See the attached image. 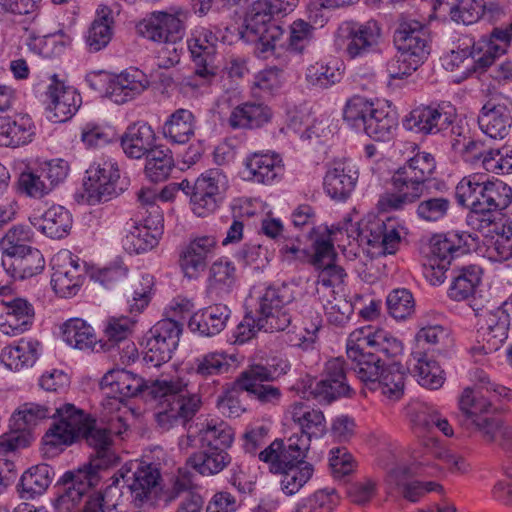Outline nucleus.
<instances>
[{
    "mask_svg": "<svg viewBox=\"0 0 512 512\" xmlns=\"http://www.w3.org/2000/svg\"><path fill=\"white\" fill-rule=\"evenodd\" d=\"M150 394L159 399L156 421L164 430L185 425L201 407L200 396L191 392L188 382L180 377L154 381Z\"/></svg>",
    "mask_w": 512,
    "mask_h": 512,
    "instance_id": "1",
    "label": "nucleus"
},
{
    "mask_svg": "<svg viewBox=\"0 0 512 512\" xmlns=\"http://www.w3.org/2000/svg\"><path fill=\"white\" fill-rule=\"evenodd\" d=\"M289 367V363L281 358H272L266 364H252L241 372L236 383L241 390L253 395L260 403L277 404L282 397L281 390L264 382L278 379Z\"/></svg>",
    "mask_w": 512,
    "mask_h": 512,
    "instance_id": "2",
    "label": "nucleus"
},
{
    "mask_svg": "<svg viewBox=\"0 0 512 512\" xmlns=\"http://www.w3.org/2000/svg\"><path fill=\"white\" fill-rule=\"evenodd\" d=\"M117 475L128 488L134 507L146 508L155 503L162 482L157 465L132 461L124 464Z\"/></svg>",
    "mask_w": 512,
    "mask_h": 512,
    "instance_id": "3",
    "label": "nucleus"
},
{
    "mask_svg": "<svg viewBox=\"0 0 512 512\" xmlns=\"http://www.w3.org/2000/svg\"><path fill=\"white\" fill-rule=\"evenodd\" d=\"M336 42L347 59H361L381 51L382 31L374 20L347 21L338 28Z\"/></svg>",
    "mask_w": 512,
    "mask_h": 512,
    "instance_id": "4",
    "label": "nucleus"
},
{
    "mask_svg": "<svg viewBox=\"0 0 512 512\" xmlns=\"http://www.w3.org/2000/svg\"><path fill=\"white\" fill-rule=\"evenodd\" d=\"M53 408L36 403H25L10 419L9 432L0 436V454L27 447L32 439V430L40 421L52 416Z\"/></svg>",
    "mask_w": 512,
    "mask_h": 512,
    "instance_id": "5",
    "label": "nucleus"
},
{
    "mask_svg": "<svg viewBox=\"0 0 512 512\" xmlns=\"http://www.w3.org/2000/svg\"><path fill=\"white\" fill-rule=\"evenodd\" d=\"M393 191L382 194L377 206L381 212L404 210L424 196L427 184L405 164L399 166L391 176Z\"/></svg>",
    "mask_w": 512,
    "mask_h": 512,
    "instance_id": "6",
    "label": "nucleus"
},
{
    "mask_svg": "<svg viewBox=\"0 0 512 512\" xmlns=\"http://www.w3.org/2000/svg\"><path fill=\"white\" fill-rule=\"evenodd\" d=\"M59 420L44 436V442L51 446L70 445L79 440L94 419L73 404L53 408L52 417Z\"/></svg>",
    "mask_w": 512,
    "mask_h": 512,
    "instance_id": "7",
    "label": "nucleus"
},
{
    "mask_svg": "<svg viewBox=\"0 0 512 512\" xmlns=\"http://www.w3.org/2000/svg\"><path fill=\"white\" fill-rule=\"evenodd\" d=\"M456 118V109L449 102L420 105L406 117V129L422 135H435L450 128Z\"/></svg>",
    "mask_w": 512,
    "mask_h": 512,
    "instance_id": "8",
    "label": "nucleus"
},
{
    "mask_svg": "<svg viewBox=\"0 0 512 512\" xmlns=\"http://www.w3.org/2000/svg\"><path fill=\"white\" fill-rule=\"evenodd\" d=\"M184 17L182 10L154 11L139 22L137 30L142 37L158 44L181 42L185 35Z\"/></svg>",
    "mask_w": 512,
    "mask_h": 512,
    "instance_id": "9",
    "label": "nucleus"
},
{
    "mask_svg": "<svg viewBox=\"0 0 512 512\" xmlns=\"http://www.w3.org/2000/svg\"><path fill=\"white\" fill-rule=\"evenodd\" d=\"M308 450L307 439H297V433H293L286 441L282 439L272 441L259 452L258 458L267 465L270 473L278 474L298 463L305 462Z\"/></svg>",
    "mask_w": 512,
    "mask_h": 512,
    "instance_id": "10",
    "label": "nucleus"
},
{
    "mask_svg": "<svg viewBox=\"0 0 512 512\" xmlns=\"http://www.w3.org/2000/svg\"><path fill=\"white\" fill-rule=\"evenodd\" d=\"M412 465L419 474L436 476L441 472L439 460L447 465L452 472H465L467 464L462 456L456 455L445 449L434 437L422 440L421 449L413 453Z\"/></svg>",
    "mask_w": 512,
    "mask_h": 512,
    "instance_id": "11",
    "label": "nucleus"
},
{
    "mask_svg": "<svg viewBox=\"0 0 512 512\" xmlns=\"http://www.w3.org/2000/svg\"><path fill=\"white\" fill-rule=\"evenodd\" d=\"M227 176L220 169H210L202 173L194 182L191 204L194 213L204 217L214 212L227 189Z\"/></svg>",
    "mask_w": 512,
    "mask_h": 512,
    "instance_id": "12",
    "label": "nucleus"
},
{
    "mask_svg": "<svg viewBox=\"0 0 512 512\" xmlns=\"http://www.w3.org/2000/svg\"><path fill=\"white\" fill-rule=\"evenodd\" d=\"M293 295L290 288L286 285L270 286L265 289L258 300L256 316H258V325L263 327L265 332L284 331L292 322L293 315H287L285 312L281 317H275L272 310H277L284 305L292 304Z\"/></svg>",
    "mask_w": 512,
    "mask_h": 512,
    "instance_id": "13",
    "label": "nucleus"
},
{
    "mask_svg": "<svg viewBox=\"0 0 512 512\" xmlns=\"http://www.w3.org/2000/svg\"><path fill=\"white\" fill-rule=\"evenodd\" d=\"M477 122L486 136L495 140L504 139L512 127L510 100L501 94L492 96L480 109Z\"/></svg>",
    "mask_w": 512,
    "mask_h": 512,
    "instance_id": "14",
    "label": "nucleus"
},
{
    "mask_svg": "<svg viewBox=\"0 0 512 512\" xmlns=\"http://www.w3.org/2000/svg\"><path fill=\"white\" fill-rule=\"evenodd\" d=\"M476 316L479 317V335L487 341V349L497 351L508 337L510 315L508 309L502 303L500 306H478L471 304Z\"/></svg>",
    "mask_w": 512,
    "mask_h": 512,
    "instance_id": "15",
    "label": "nucleus"
},
{
    "mask_svg": "<svg viewBox=\"0 0 512 512\" xmlns=\"http://www.w3.org/2000/svg\"><path fill=\"white\" fill-rule=\"evenodd\" d=\"M217 37L205 27H196L187 40L191 59L196 66V74L202 79H213L217 74L214 64Z\"/></svg>",
    "mask_w": 512,
    "mask_h": 512,
    "instance_id": "16",
    "label": "nucleus"
},
{
    "mask_svg": "<svg viewBox=\"0 0 512 512\" xmlns=\"http://www.w3.org/2000/svg\"><path fill=\"white\" fill-rule=\"evenodd\" d=\"M82 99L76 89L60 81L56 74L46 91V111L48 119L54 122L69 120L81 106Z\"/></svg>",
    "mask_w": 512,
    "mask_h": 512,
    "instance_id": "17",
    "label": "nucleus"
},
{
    "mask_svg": "<svg viewBox=\"0 0 512 512\" xmlns=\"http://www.w3.org/2000/svg\"><path fill=\"white\" fill-rule=\"evenodd\" d=\"M346 354L351 362V370L357 378L369 389L371 385H376L375 380L381 375L383 367L386 365L384 359L376 353L362 346L360 342L352 340L350 334L346 343Z\"/></svg>",
    "mask_w": 512,
    "mask_h": 512,
    "instance_id": "18",
    "label": "nucleus"
},
{
    "mask_svg": "<svg viewBox=\"0 0 512 512\" xmlns=\"http://www.w3.org/2000/svg\"><path fill=\"white\" fill-rule=\"evenodd\" d=\"M394 43L402 52L421 64L430 53L427 29L418 21L402 22L394 33Z\"/></svg>",
    "mask_w": 512,
    "mask_h": 512,
    "instance_id": "19",
    "label": "nucleus"
},
{
    "mask_svg": "<svg viewBox=\"0 0 512 512\" xmlns=\"http://www.w3.org/2000/svg\"><path fill=\"white\" fill-rule=\"evenodd\" d=\"M344 364L342 358H333L326 362L323 378L312 389L315 398L331 403L339 397L349 395L351 389L347 383Z\"/></svg>",
    "mask_w": 512,
    "mask_h": 512,
    "instance_id": "20",
    "label": "nucleus"
},
{
    "mask_svg": "<svg viewBox=\"0 0 512 512\" xmlns=\"http://www.w3.org/2000/svg\"><path fill=\"white\" fill-rule=\"evenodd\" d=\"M352 340L360 342L362 346L380 355L384 362L395 359L403 352L402 342L389 332L373 326H363L350 333Z\"/></svg>",
    "mask_w": 512,
    "mask_h": 512,
    "instance_id": "21",
    "label": "nucleus"
},
{
    "mask_svg": "<svg viewBox=\"0 0 512 512\" xmlns=\"http://www.w3.org/2000/svg\"><path fill=\"white\" fill-rule=\"evenodd\" d=\"M358 176V170L352 161H334L326 171L324 190L332 199L345 200L354 190Z\"/></svg>",
    "mask_w": 512,
    "mask_h": 512,
    "instance_id": "22",
    "label": "nucleus"
},
{
    "mask_svg": "<svg viewBox=\"0 0 512 512\" xmlns=\"http://www.w3.org/2000/svg\"><path fill=\"white\" fill-rule=\"evenodd\" d=\"M288 413L297 433V439H307L308 448L312 438H320L326 432V421L321 410L303 402L293 403Z\"/></svg>",
    "mask_w": 512,
    "mask_h": 512,
    "instance_id": "23",
    "label": "nucleus"
},
{
    "mask_svg": "<svg viewBox=\"0 0 512 512\" xmlns=\"http://www.w3.org/2000/svg\"><path fill=\"white\" fill-rule=\"evenodd\" d=\"M148 86L149 81L142 71L130 69L108 80L106 94L113 102L123 104L143 93Z\"/></svg>",
    "mask_w": 512,
    "mask_h": 512,
    "instance_id": "24",
    "label": "nucleus"
},
{
    "mask_svg": "<svg viewBox=\"0 0 512 512\" xmlns=\"http://www.w3.org/2000/svg\"><path fill=\"white\" fill-rule=\"evenodd\" d=\"M244 165L249 179L260 184H272L284 173L282 157L272 151L251 153L246 157Z\"/></svg>",
    "mask_w": 512,
    "mask_h": 512,
    "instance_id": "25",
    "label": "nucleus"
},
{
    "mask_svg": "<svg viewBox=\"0 0 512 512\" xmlns=\"http://www.w3.org/2000/svg\"><path fill=\"white\" fill-rule=\"evenodd\" d=\"M90 183L89 190L91 196H95L97 201L106 202L117 196V181L120 178L119 169L115 162L105 160L92 165L88 170Z\"/></svg>",
    "mask_w": 512,
    "mask_h": 512,
    "instance_id": "26",
    "label": "nucleus"
},
{
    "mask_svg": "<svg viewBox=\"0 0 512 512\" xmlns=\"http://www.w3.org/2000/svg\"><path fill=\"white\" fill-rule=\"evenodd\" d=\"M370 234H367V230L360 229L358 223H346L345 230L348 237L353 239L363 238L366 239L370 245L380 244L383 248V252L386 254H394L398 249L401 241V236L396 228L388 229L384 222L376 221L370 223L368 227Z\"/></svg>",
    "mask_w": 512,
    "mask_h": 512,
    "instance_id": "27",
    "label": "nucleus"
},
{
    "mask_svg": "<svg viewBox=\"0 0 512 512\" xmlns=\"http://www.w3.org/2000/svg\"><path fill=\"white\" fill-rule=\"evenodd\" d=\"M35 136V126L28 115L0 117V145L19 148L28 145Z\"/></svg>",
    "mask_w": 512,
    "mask_h": 512,
    "instance_id": "28",
    "label": "nucleus"
},
{
    "mask_svg": "<svg viewBox=\"0 0 512 512\" xmlns=\"http://www.w3.org/2000/svg\"><path fill=\"white\" fill-rule=\"evenodd\" d=\"M64 258L68 262L54 268L51 285L57 295L67 298L79 291L84 280V268L80 265L79 259L74 258L72 254L66 253Z\"/></svg>",
    "mask_w": 512,
    "mask_h": 512,
    "instance_id": "29",
    "label": "nucleus"
},
{
    "mask_svg": "<svg viewBox=\"0 0 512 512\" xmlns=\"http://www.w3.org/2000/svg\"><path fill=\"white\" fill-rule=\"evenodd\" d=\"M100 386L108 396L122 401L138 395L144 387V381L125 369H113L102 377Z\"/></svg>",
    "mask_w": 512,
    "mask_h": 512,
    "instance_id": "30",
    "label": "nucleus"
},
{
    "mask_svg": "<svg viewBox=\"0 0 512 512\" xmlns=\"http://www.w3.org/2000/svg\"><path fill=\"white\" fill-rule=\"evenodd\" d=\"M237 281V269L234 262L218 259L209 268L206 293L211 299H224L234 289Z\"/></svg>",
    "mask_w": 512,
    "mask_h": 512,
    "instance_id": "31",
    "label": "nucleus"
},
{
    "mask_svg": "<svg viewBox=\"0 0 512 512\" xmlns=\"http://www.w3.org/2000/svg\"><path fill=\"white\" fill-rule=\"evenodd\" d=\"M272 116V110L266 104L247 101L231 110L228 124L232 129H258L269 123Z\"/></svg>",
    "mask_w": 512,
    "mask_h": 512,
    "instance_id": "32",
    "label": "nucleus"
},
{
    "mask_svg": "<svg viewBox=\"0 0 512 512\" xmlns=\"http://www.w3.org/2000/svg\"><path fill=\"white\" fill-rule=\"evenodd\" d=\"M155 140V132L148 123L136 122L121 136V147L129 158L140 159L156 147Z\"/></svg>",
    "mask_w": 512,
    "mask_h": 512,
    "instance_id": "33",
    "label": "nucleus"
},
{
    "mask_svg": "<svg viewBox=\"0 0 512 512\" xmlns=\"http://www.w3.org/2000/svg\"><path fill=\"white\" fill-rule=\"evenodd\" d=\"M41 352V343L33 338H21L14 344L4 347L0 354L1 363L11 371L31 367Z\"/></svg>",
    "mask_w": 512,
    "mask_h": 512,
    "instance_id": "34",
    "label": "nucleus"
},
{
    "mask_svg": "<svg viewBox=\"0 0 512 512\" xmlns=\"http://www.w3.org/2000/svg\"><path fill=\"white\" fill-rule=\"evenodd\" d=\"M299 309V313L303 316L302 330L303 333L299 336L298 345L303 349H308L314 344L317 339V334L322 326V317L315 311L312 306L303 300L292 301V304L284 305L283 307L272 310V314L275 317H281V314L285 312L287 315H292V311Z\"/></svg>",
    "mask_w": 512,
    "mask_h": 512,
    "instance_id": "35",
    "label": "nucleus"
},
{
    "mask_svg": "<svg viewBox=\"0 0 512 512\" xmlns=\"http://www.w3.org/2000/svg\"><path fill=\"white\" fill-rule=\"evenodd\" d=\"M31 224L51 239H62L69 235L73 219L70 212L61 205H53L40 217L30 218Z\"/></svg>",
    "mask_w": 512,
    "mask_h": 512,
    "instance_id": "36",
    "label": "nucleus"
},
{
    "mask_svg": "<svg viewBox=\"0 0 512 512\" xmlns=\"http://www.w3.org/2000/svg\"><path fill=\"white\" fill-rule=\"evenodd\" d=\"M231 456L224 447H200L186 460V465L202 476H214L222 472L230 463Z\"/></svg>",
    "mask_w": 512,
    "mask_h": 512,
    "instance_id": "37",
    "label": "nucleus"
},
{
    "mask_svg": "<svg viewBox=\"0 0 512 512\" xmlns=\"http://www.w3.org/2000/svg\"><path fill=\"white\" fill-rule=\"evenodd\" d=\"M80 439H84L94 451L90 456V461L108 467L117 464L119 457L115 451L113 440L107 433V429L95 425V420L86 428Z\"/></svg>",
    "mask_w": 512,
    "mask_h": 512,
    "instance_id": "38",
    "label": "nucleus"
},
{
    "mask_svg": "<svg viewBox=\"0 0 512 512\" xmlns=\"http://www.w3.org/2000/svg\"><path fill=\"white\" fill-rule=\"evenodd\" d=\"M410 366L413 376L422 387L436 390L445 382V372L439 363L422 350L411 353Z\"/></svg>",
    "mask_w": 512,
    "mask_h": 512,
    "instance_id": "39",
    "label": "nucleus"
},
{
    "mask_svg": "<svg viewBox=\"0 0 512 512\" xmlns=\"http://www.w3.org/2000/svg\"><path fill=\"white\" fill-rule=\"evenodd\" d=\"M231 311L225 304H214L196 312L189 321L192 330L204 336L219 334L226 326Z\"/></svg>",
    "mask_w": 512,
    "mask_h": 512,
    "instance_id": "40",
    "label": "nucleus"
},
{
    "mask_svg": "<svg viewBox=\"0 0 512 512\" xmlns=\"http://www.w3.org/2000/svg\"><path fill=\"white\" fill-rule=\"evenodd\" d=\"M63 340L71 347L79 350L104 349L106 344L97 340L93 327L80 318L67 320L62 326Z\"/></svg>",
    "mask_w": 512,
    "mask_h": 512,
    "instance_id": "41",
    "label": "nucleus"
},
{
    "mask_svg": "<svg viewBox=\"0 0 512 512\" xmlns=\"http://www.w3.org/2000/svg\"><path fill=\"white\" fill-rule=\"evenodd\" d=\"M53 468L45 463L38 464L26 470L20 479L18 491L22 499H34L48 489L54 478Z\"/></svg>",
    "mask_w": 512,
    "mask_h": 512,
    "instance_id": "42",
    "label": "nucleus"
},
{
    "mask_svg": "<svg viewBox=\"0 0 512 512\" xmlns=\"http://www.w3.org/2000/svg\"><path fill=\"white\" fill-rule=\"evenodd\" d=\"M4 304L7 308V320L0 325L1 332L15 336L26 331L34 319L33 305L23 298H14Z\"/></svg>",
    "mask_w": 512,
    "mask_h": 512,
    "instance_id": "43",
    "label": "nucleus"
},
{
    "mask_svg": "<svg viewBox=\"0 0 512 512\" xmlns=\"http://www.w3.org/2000/svg\"><path fill=\"white\" fill-rule=\"evenodd\" d=\"M3 265L13 278L24 280L41 273L45 259L40 250L30 246L23 253L8 258V262L3 261Z\"/></svg>",
    "mask_w": 512,
    "mask_h": 512,
    "instance_id": "44",
    "label": "nucleus"
},
{
    "mask_svg": "<svg viewBox=\"0 0 512 512\" xmlns=\"http://www.w3.org/2000/svg\"><path fill=\"white\" fill-rule=\"evenodd\" d=\"M487 443H496L502 449L512 452V428L494 417L481 416L470 424Z\"/></svg>",
    "mask_w": 512,
    "mask_h": 512,
    "instance_id": "45",
    "label": "nucleus"
},
{
    "mask_svg": "<svg viewBox=\"0 0 512 512\" xmlns=\"http://www.w3.org/2000/svg\"><path fill=\"white\" fill-rule=\"evenodd\" d=\"M196 119L194 114L184 108L175 110L163 125V136L171 143L185 144L195 132Z\"/></svg>",
    "mask_w": 512,
    "mask_h": 512,
    "instance_id": "46",
    "label": "nucleus"
},
{
    "mask_svg": "<svg viewBox=\"0 0 512 512\" xmlns=\"http://www.w3.org/2000/svg\"><path fill=\"white\" fill-rule=\"evenodd\" d=\"M375 384L378 385H371L370 391L380 392L383 396L393 401L399 400L404 394V367L396 361L386 364L381 371L380 377L375 380Z\"/></svg>",
    "mask_w": 512,
    "mask_h": 512,
    "instance_id": "47",
    "label": "nucleus"
},
{
    "mask_svg": "<svg viewBox=\"0 0 512 512\" xmlns=\"http://www.w3.org/2000/svg\"><path fill=\"white\" fill-rule=\"evenodd\" d=\"M481 268L476 265L463 266L457 270L448 289V296L454 301H465L473 298L477 286L481 282Z\"/></svg>",
    "mask_w": 512,
    "mask_h": 512,
    "instance_id": "48",
    "label": "nucleus"
},
{
    "mask_svg": "<svg viewBox=\"0 0 512 512\" xmlns=\"http://www.w3.org/2000/svg\"><path fill=\"white\" fill-rule=\"evenodd\" d=\"M117 477L104 492H94L86 500L81 512H125L123 492L118 486Z\"/></svg>",
    "mask_w": 512,
    "mask_h": 512,
    "instance_id": "49",
    "label": "nucleus"
},
{
    "mask_svg": "<svg viewBox=\"0 0 512 512\" xmlns=\"http://www.w3.org/2000/svg\"><path fill=\"white\" fill-rule=\"evenodd\" d=\"M107 468L109 467L89 460L88 463L79 467L77 470L64 473L62 483H73L77 486V489L82 490L85 496L89 498V496L94 493L93 490L102 481V471Z\"/></svg>",
    "mask_w": 512,
    "mask_h": 512,
    "instance_id": "50",
    "label": "nucleus"
},
{
    "mask_svg": "<svg viewBox=\"0 0 512 512\" xmlns=\"http://www.w3.org/2000/svg\"><path fill=\"white\" fill-rule=\"evenodd\" d=\"M398 127V118L394 111L377 105L364 133L375 141H389Z\"/></svg>",
    "mask_w": 512,
    "mask_h": 512,
    "instance_id": "51",
    "label": "nucleus"
},
{
    "mask_svg": "<svg viewBox=\"0 0 512 512\" xmlns=\"http://www.w3.org/2000/svg\"><path fill=\"white\" fill-rule=\"evenodd\" d=\"M161 229L162 223L156 226L150 218H145L143 224L133 227L126 236V248L137 254L153 249L158 244Z\"/></svg>",
    "mask_w": 512,
    "mask_h": 512,
    "instance_id": "52",
    "label": "nucleus"
},
{
    "mask_svg": "<svg viewBox=\"0 0 512 512\" xmlns=\"http://www.w3.org/2000/svg\"><path fill=\"white\" fill-rule=\"evenodd\" d=\"M197 438L199 447H224L228 450L233 443L234 432L226 422L210 420L197 431Z\"/></svg>",
    "mask_w": 512,
    "mask_h": 512,
    "instance_id": "53",
    "label": "nucleus"
},
{
    "mask_svg": "<svg viewBox=\"0 0 512 512\" xmlns=\"http://www.w3.org/2000/svg\"><path fill=\"white\" fill-rule=\"evenodd\" d=\"M274 14L268 0L254 1L244 17L246 34H263L271 27H280L273 22Z\"/></svg>",
    "mask_w": 512,
    "mask_h": 512,
    "instance_id": "54",
    "label": "nucleus"
},
{
    "mask_svg": "<svg viewBox=\"0 0 512 512\" xmlns=\"http://www.w3.org/2000/svg\"><path fill=\"white\" fill-rule=\"evenodd\" d=\"M112 23L111 10L106 6L100 8L86 35V44L90 52H98L108 45L113 33Z\"/></svg>",
    "mask_w": 512,
    "mask_h": 512,
    "instance_id": "55",
    "label": "nucleus"
},
{
    "mask_svg": "<svg viewBox=\"0 0 512 512\" xmlns=\"http://www.w3.org/2000/svg\"><path fill=\"white\" fill-rule=\"evenodd\" d=\"M377 105L362 96H353L347 100L343 109V120L348 126L364 131L368 119L372 117Z\"/></svg>",
    "mask_w": 512,
    "mask_h": 512,
    "instance_id": "56",
    "label": "nucleus"
},
{
    "mask_svg": "<svg viewBox=\"0 0 512 512\" xmlns=\"http://www.w3.org/2000/svg\"><path fill=\"white\" fill-rule=\"evenodd\" d=\"M405 151L412 154L408 156L403 164L416 174L426 184L430 182L436 170V161L434 156L425 151H421L419 146L414 142H403Z\"/></svg>",
    "mask_w": 512,
    "mask_h": 512,
    "instance_id": "57",
    "label": "nucleus"
},
{
    "mask_svg": "<svg viewBox=\"0 0 512 512\" xmlns=\"http://www.w3.org/2000/svg\"><path fill=\"white\" fill-rule=\"evenodd\" d=\"M232 357L224 352H209L194 360L192 373L200 378H209L228 373Z\"/></svg>",
    "mask_w": 512,
    "mask_h": 512,
    "instance_id": "58",
    "label": "nucleus"
},
{
    "mask_svg": "<svg viewBox=\"0 0 512 512\" xmlns=\"http://www.w3.org/2000/svg\"><path fill=\"white\" fill-rule=\"evenodd\" d=\"M340 503V496L334 488L316 490L302 498L294 508V512H333Z\"/></svg>",
    "mask_w": 512,
    "mask_h": 512,
    "instance_id": "59",
    "label": "nucleus"
},
{
    "mask_svg": "<svg viewBox=\"0 0 512 512\" xmlns=\"http://www.w3.org/2000/svg\"><path fill=\"white\" fill-rule=\"evenodd\" d=\"M463 248L461 237L458 234H438L430 239L429 258L451 265V261L457 257Z\"/></svg>",
    "mask_w": 512,
    "mask_h": 512,
    "instance_id": "60",
    "label": "nucleus"
},
{
    "mask_svg": "<svg viewBox=\"0 0 512 512\" xmlns=\"http://www.w3.org/2000/svg\"><path fill=\"white\" fill-rule=\"evenodd\" d=\"M313 472V465L305 461L278 473L280 489L288 496L296 494L311 479Z\"/></svg>",
    "mask_w": 512,
    "mask_h": 512,
    "instance_id": "61",
    "label": "nucleus"
},
{
    "mask_svg": "<svg viewBox=\"0 0 512 512\" xmlns=\"http://www.w3.org/2000/svg\"><path fill=\"white\" fill-rule=\"evenodd\" d=\"M443 6L453 21L470 25L481 18L484 0H446Z\"/></svg>",
    "mask_w": 512,
    "mask_h": 512,
    "instance_id": "62",
    "label": "nucleus"
},
{
    "mask_svg": "<svg viewBox=\"0 0 512 512\" xmlns=\"http://www.w3.org/2000/svg\"><path fill=\"white\" fill-rule=\"evenodd\" d=\"M416 203L415 212L417 217L427 223L443 220L451 208L450 199L444 196H423Z\"/></svg>",
    "mask_w": 512,
    "mask_h": 512,
    "instance_id": "63",
    "label": "nucleus"
},
{
    "mask_svg": "<svg viewBox=\"0 0 512 512\" xmlns=\"http://www.w3.org/2000/svg\"><path fill=\"white\" fill-rule=\"evenodd\" d=\"M173 167V157L168 149L155 147L146 156L145 173L153 182L167 179Z\"/></svg>",
    "mask_w": 512,
    "mask_h": 512,
    "instance_id": "64",
    "label": "nucleus"
}]
</instances>
